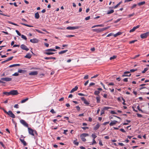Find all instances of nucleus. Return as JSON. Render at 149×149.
Listing matches in <instances>:
<instances>
[{
    "instance_id": "34",
    "label": "nucleus",
    "mask_w": 149,
    "mask_h": 149,
    "mask_svg": "<svg viewBox=\"0 0 149 149\" xmlns=\"http://www.w3.org/2000/svg\"><path fill=\"white\" fill-rule=\"evenodd\" d=\"M3 94L6 95H10V91L9 92H4Z\"/></svg>"
},
{
    "instance_id": "18",
    "label": "nucleus",
    "mask_w": 149,
    "mask_h": 149,
    "mask_svg": "<svg viewBox=\"0 0 149 149\" xmlns=\"http://www.w3.org/2000/svg\"><path fill=\"white\" fill-rule=\"evenodd\" d=\"M44 59L45 60H50L51 59H56V58L54 57H46L44 58Z\"/></svg>"
},
{
    "instance_id": "23",
    "label": "nucleus",
    "mask_w": 149,
    "mask_h": 149,
    "mask_svg": "<svg viewBox=\"0 0 149 149\" xmlns=\"http://www.w3.org/2000/svg\"><path fill=\"white\" fill-rule=\"evenodd\" d=\"M45 54L47 55H50L54 54V53L53 52H45Z\"/></svg>"
},
{
    "instance_id": "17",
    "label": "nucleus",
    "mask_w": 149,
    "mask_h": 149,
    "mask_svg": "<svg viewBox=\"0 0 149 149\" xmlns=\"http://www.w3.org/2000/svg\"><path fill=\"white\" fill-rule=\"evenodd\" d=\"M24 57L27 58H30L31 57V55L30 53H28Z\"/></svg>"
},
{
    "instance_id": "6",
    "label": "nucleus",
    "mask_w": 149,
    "mask_h": 149,
    "mask_svg": "<svg viewBox=\"0 0 149 149\" xmlns=\"http://www.w3.org/2000/svg\"><path fill=\"white\" fill-rule=\"evenodd\" d=\"M10 117L13 118H15V115L13 113L12 111H9L8 112V114Z\"/></svg>"
},
{
    "instance_id": "52",
    "label": "nucleus",
    "mask_w": 149,
    "mask_h": 149,
    "mask_svg": "<svg viewBox=\"0 0 149 149\" xmlns=\"http://www.w3.org/2000/svg\"><path fill=\"white\" fill-rule=\"evenodd\" d=\"M104 26V25L103 24L97 25V27H103Z\"/></svg>"
},
{
    "instance_id": "51",
    "label": "nucleus",
    "mask_w": 149,
    "mask_h": 149,
    "mask_svg": "<svg viewBox=\"0 0 149 149\" xmlns=\"http://www.w3.org/2000/svg\"><path fill=\"white\" fill-rule=\"evenodd\" d=\"M95 84L94 83H93V82L89 84V86L91 87L92 86L94 85Z\"/></svg>"
},
{
    "instance_id": "30",
    "label": "nucleus",
    "mask_w": 149,
    "mask_h": 149,
    "mask_svg": "<svg viewBox=\"0 0 149 149\" xmlns=\"http://www.w3.org/2000/svg\"><path fill=\"white\" fill-rule=\"evenodd\" d=\"M148 70V68H145L144 69V70L142 71V73H144L146 72Z\"/></svg>"
},
{
    "instance_id": "45",
    "label": "nucleus",
    "mask_w": 149,
    "mask_h": 149,
    "mask_svg": "<svg viewBox=\"0 0 149 149\" xmlns=\"http://www.w3.org/2000/svg\"><path fill=\"white\" fill-rule=\"evenodd\" d=\"M84 104H86L88 105L89 104V103L86 100L84 101Z\"/></svg>"
},
{
    "instance_id": "5",
    "label": "nucleus",
    "mask_w": 149,
    "mask_h": 149,
    "mask_svg": "<svg viewBox=\"0 0 149 149\" xmlns=\"http://www.w3.org/2000/svg\"><path fill=\"white\" fill-rule=\"evenodd\" d=\"M12 78L10 77H3L1 78V80L6 81H10L12 80Z\"/></svg>"
},
{
    "instance_id": "13",
    "label": "nucleus",
    "mask_w": 149,
    "mask_h": 149,
    "mask_svg": "<svg viewBox=\"0 0 149 149\" xmlns=\"http://www.w3.org/2000/svg\"><path fill=\"white\" fill-rule=\"evenodd\" d=\"M139 25H137L136 26L134 27L132 29H131L130 31V33L134 32L135 31L136 29H137V28H139Z\"/></svg>"
},
{
    "instance_id": "58",
    "label": "nucleus",
    "mask_w": 149,
    "mask_h": 149,
    "mask_svg": "<svg viewBox=\"0 0 149 149\" xmlns=\"http://www.w3.org/2000/svg\"><path fill=\"white\" fill-rule=\"evenodd\" d=\"M113 35V33H109V34H108L107 36V37H109V36H112Z\"/></svg>"
},
{
    "instance_id": "16",
    "label": "nucleus",
    "mask_w": 149,
    "mask_h": 149,
    "mask_svg": "<svg viewBox=\"0 0 149 149\" xmlns=\"http://www.w3.org/2000/svg\"><path fill=\"white\" fill-rule=\"evenodd\" d=\"M78 88V87L77 86H76L71 91H70V93H72L73 92L76 91H77Z\"/></svg>"
},
{
    "instance_id": "46",
    "label": "nucleus",
    "mask_w": 149,
    "mask_h": 149,
    "mask_svg": "<svg viewBox=\"0 0 149 149\" xmlns=\"http://www.w3.org/2000/svg\"><path fill=\"white\" fill-rule=\"evenodd\" d=\"M137 41V40H132L131 41H130V42H129V43L130 44H132V43H134L135 42H136Z\"/></svg>"
},
{
    "instance_id": "20",
    "label": "nucleus",
    "mask_w": 149,
    "mask_h": 149,
    "mask_svg": "<svg viewBox=\"0 0 149 149\" xmlns=\"http://www.w3.org/2000/svg\"><path fill=\"white\" fill-rule=\"evenodd\" d=\"M13 56H12V57H10L9 58H7V59L5 60V61H3L2 62V63H5L6 62H7V61H10L13 58Z\"/></svg>"
},
{
    "instance_id": "33",
    "label": "nucleus",
    "mask_w": 149,
    "mask_h": 149,
    "mask_svg": "<svg viewBox=\"0 0 149 149\" xmlns=\"http://www.w3.org/2000/svg\"><path fill=\"white\" fill-rule=\"evenodd\" d=\"M77 139H76V140H74L73 141V143L75 145H78L79 144V142H78L76 141Z\"/></svg>"
},
{
    "instance_id": "39",
    "label": "nucleus",
    "mask_w": 149,
    "mask_h": 149,
    "mask_svg": "<svg viewBox=\"0 0 149 149\" xmlns=\"http://www.w3.org/2000/svg\"><path fill=\"white\" fill-rule=\"evenodd\" d=\"M116 56H113L112 57H111L110 58V60H113V59H114L115 58H116Z\"/></svg>"
},
{
    "instance_id": "29",
    "label": "nucleus",
    "mask_w": 149,
    "mask_h": 149,
    "mask_svg": "<svg viewBox=\"0 0 149 149\" xmlns=\"http://www.w3.org/2000/svg\"><path fill=\"white\" fill-rule=\"evenodd\" d=\"M114 11L113 10H111L108 11L107 13V14H109L113 13Z\"/></svg>"
},
{
    "instance_id": "21",
    "label": "nucleus",
    "mask_w": 149,
    "mask_h": 149,
    "mask_svg": "<svg viewBox=\"0 0 149 149\" xmlns=\"http://www.w3.org/2000/svg\"><path fill=\"white\" fill-rule=\"evenodd\" d=\"M35 18L36 19H38L40 17V15H39L38 13V12H37L35 13Z\"/></svg>"
},
{
    "instance_id": "2",
    "label": "nucleus",
    "mask_w": 149,
    "mask_h": 149,
    "mask_svg": "<svg viewBox=\"0 0 149 149\" xmlns=\"http://www.w3.org/2000/svg\"><path fill=\"white\" fill-rule=\"evenodd\" d=\"M149 35V31L141 34L140 35L141 38L142 39L146 38Z\"/></svg>"
},
{
    "instance_id": "62",
    "label": "nucleus",
    "mask_w": 149,
    "mask_h": 149,
    "mask_svg": "<svg viewBox=\"0 0 149 149\" xmlns=\"http://www.w3.org/2000/svg\"><path fill=\"white\" fill-rule=\"evenodd\" d=\"M104 110L103 109L102 110L101 112V115H102L104 114Z\"/></svg>"
},
{
    "instance_id": "63",
    "label": "nucleus",
    "mask_w": 149,
    "mask_h": 149,
    "mask_svg": "<svg viewBox=\"0 0 149 149\" xmlns=\"http://www.w3.org/2000/svg\"><path fill=\"white\" fill-rule=\"evenodd\" d=\"M88 75H86L84 76V79H88Z\"/></svg>"
},
{
    "instance_id": "42",
    "label": "nucleus",
    "mask_w": 149,
    "mask_h": 149,
    "mask_svg": "<svg viewBox=\"0 0 149 149\" xmlns=\"http://www.w3.org/2000/svg\"><path fill=\"white\" fill-rule=\"evenodd\" d=\"M19 75V73L18 72H16L14 74H13L12 75L14 76H18Z\"/></svg>"
},
{
    "instance_id": "27",
    "label": "nucleus",
    "mask_w": 149,
    "mask_h": 149,
    "mask_svg": "<svg viewBox=\"0 0 149 149\" xmlns=\"http://www.w3.org/2000/svg\"><path fill=\"white\" fill-rule=\"evenodd\" d=\"M18 73H24L26 72V71L24 70H23L21 69H19L18 71Z\"/></svg>"
},
{
    "instance_id": "47",
    "label": "nucleus",
    "mask_w": 149,
    "mask_h": 149,
    "mask_svg": "<svg viewBox=\"0 0 149 149\" xmlns=\"http://www.w3.org/2000/svg\"><path fill=\"white\" fill-rule=\"evenodd\" d=\"M15 31L17 33V35L19 36H21V33L19 32V31L17 30H16Z\"/></svg>"
},
{
    "instance_id": "41",
    "label": "nucleus",
    "mask_w": 149,
    "mask_h": 149,
    "mask_svg": "<svg viewBox=\"0 0 149 149\" xmlns=\"http://www.w3.org/2000/svg\"><path fill=\"white\" fill-rule=\"evenodd\" d=\"M137 109L139 111H141V112L143 113V111L141 109H140V107L139 105H138L137 107Z\"/></svg>"
},
{
    "instance_id": "26",
    "label": "nucleus",
    "mask_w": 149,
    "mask_h": 149,
    "mask_svg": "<svg viewBox=\"0 0 149 149\" xmlns=\"http://www.w3.org/2000/svg\"><path fill=\"white\" fill-rule=\"evenodd\" d=\"M68 50H64L62 51L59 52L58 54H63L64 53H66L68 51Z\"/></svg>"
},
{
    "instance_id": "1",
    "label": "nucleus",
    "mask_w": 149,
    "mask_h": 149,
    "mask_svg": "<svg viewBox=\"0 0 149 149\" xmlns=\"http://www.w3.org/2000/svg\"><path fill=\"white\" fill-rule=\"evenodd\" d=\"M88 136L89 134H88L83 133L80 135V137L82 141L85 142L86 141V139L85 137Z\"/></svg>"
},
{
    "instance_id": "14",
    "label": "nucleus",
    "mask_w": 149,
    "mask_h": 149,
    "mask_svg": "<svg viewBox=\"0 0 149 149\" xmlns=\"http://www.w3.org/2000/svg\"><path fill=\"white\" fill-rule=\"evenodd\" d=\"M100 125L99 123H98L94 127L93 130H97L100 127Z\"/></svg>"
},
{
    "instance_id": "9",
    "label": "nucleus",
    "mask_w": 149,
    "mask_h": 149,
    "mask_svg": "<svg viewBox=\"0 0 149 149\" xmlns=\"http://www.w3.org/2000/svg\"><path fill=\"white\" fill-rule=\"evenodd\" d=\"M20 47L22 49L25 50L27 51L29 49L24 44L20 46Z\"/></svg>"
},
{
    "instance_id": "37",
    "label": "nucleus",
    "mask_w": 149,
    "mask_h": 149,
    "mask_svg": "<svg viewBox=\"0 0 149 149\" xmlns=\"http://www.w3.org/2000/svg\"><path fill=\"white\" fill-rule=\"evenodd\" d=\"M110 26H107V27H105V28H102V31H104L107 29H108L109 28H110Z\"/></svg>"
},
{
    "instance_id": "49",
    "label": "nucleus",
    "mask_w": 149,
    "mask_h": 149,
    "mask_svg": "<svg viewBox=\"0 0 149 149\" xmlns=\"http://www.w3.org/2000/svg\"><path fill=\"white\" fill-rule=\"evenodd\" d=\"M78 94L80 95V96H86V95L83 94H82V93H78Z\"/></svg>"
},
{
    "instance_id": "54",
    "label": "nucleus",
    "mask_w": 149,
    "mask_h": 149,
    "mask_svg": "<svg viewBox=\"0 0 149 149\" xmlns=\"http://www.w3.org/2000/svg\"><path fill=\"white\" fill-rule=\"evenodd\" d=\"M14 107L16 108H18L19 106L18 104H16L14 106Z\"/></svg>"
},
{
    "instance_id": "32",
    "label": "nucleus",
    "mask_w": 149,
    "mask_h": 149,
    "mask_svg": "<svg viewBox=\"0 0 149 149\" xmlns=\"http://www.w3.org/2000/svg\"><path fill=\"white\" fill-rule=\"evenodd\" d=\"M21 24H22L23 25L26 26H28V27H33V26H31V25H28V24H24V23H22Z\"/></svg>"
},
{
    "instance_id": "19",
    "label": "nucleus",
    "mask_w": 149,
    "mask_h": 149,
    "mask_svg": "<svg viewBox=\"0 0 149 149\" xmlns=\"http://www.w3.org/2000/svg\"><path fill=\"white\" fill-rule=\"evenodd\" d=\"M93 31L96 32H100L102 31V29H94L93 30Z\"/></svg>"
},
{
    "instance_id": "57",
    "label": "nucleus",
    "mask_w": 149,
    "mask_h": 149,
    "mask_svg": "<svg viewBox=\"0 0 149 149\" xmlns=\"http://www.w3.org/2000/svg\"><path fill=\"white\" fill-rule=\"evenodd\" d=\"M137 116L138 117H142V115L140 114L139 113H137Z\"/></svg>"
},
{
    "instance_id": "56",
    "label": "nucleus",
    "mask_w": 149,
    "mask_h": 149,
    "mask_svg": "<svg viewBox=\"0 0 149 149\" xmlns=\"http://www.w3.org/2000/svg\"><path fill=\"white\" fill-rule=\"evenodd\" d=\"M136 70V69H132L130 70V72H134Z\"/></svg>"
},
{
    "instance_id": "43",
    "label": "nucleus",
    "mask_w": 149,
    "mask_h": 149,
    "mask_svg": "<svg viewBox=\"0 0 149 149\" xmlns=\"http://www.w3.org/2000/svg\"><path fill=\"white\" fill-rule=\"evenodd\" d=\"M110 108V107H104L103 109L104 110H108V109H109Z\"/></svg>"
},
{
    "instance_id": "59",
    "label": "nucleus",
    "mask_w": 149,
    "mask_h": 149,
    "mask_svg": "<svg viewBox=\"0 0 149 149\" xmlns=\"http://www.w3.org/2000/svg\"><path fill=\"white\" fill-rule=\"evenodd\" d=\"M136 6H137V5L136 4H134L131 7V8L133 9L134 8H135Z\"/></svg>"
},
{
    "instance_id": "12",
    "label": "nucleus",
    "mask_w": 149,
    "mask_h": 149,
    "mask_svg": "<svg viewBox=\"0 0 149 149\" xmlns=\"http://www.w3.org/2000/svg\"><path fill=\"white\" fill-rule=\"evenodd\" d=\"M30 42L33 43H37L38 42L39 40L36 38H34L30 40Z\"/></svg>"
},
{
    "instance_id": "31",
    "label": "nucleus",
    "mask_w": 149,
    "mask_h": 149,
    "mask_svg": "<svg viewBox=\"0 0 149 149\" xmlns=\"http://www.w3.org/2000/svg\"><path fill=\"white\" fill-rule=\"evenodd\" d=\"M21 36L22 38L23 39H24V40H26L27 39V38L26 37V36H24V35H21Z\"/></svg>"
},
{
    "instance_id": "10",
    "label": "nucleus",
    "mask_w": 149,
    "mask_h": 149,
    "mask_svg": "<svg viewBox=\"0 0 149 149\" xmlns=\"http://www.w3.org/2000/svg\"><path fill=\"white\" fill-rule=\"evenodd\" d=\"M130 72L128 71H126L124 72V74L122 75V77H130L131 75V74H130L129 75H127V74L130 73Z\"/></svg>"
},
{
    "instance_id": "28",
    "label": "nucleus",
    "mask_w": 149,
    "mask_h": 149,
    "mask_svg": "<svg viewBox=\"0 0 149 149\" xmlns=\"http://www.w3.org/2000/svg\"><path fill=\"white\" fill-rule=\"evenodd\" d=\"M29 99L28 98H26L25 99L21 101V103H24L25 102H26Z\"/></svg>"
},
{
    "instance_id": "11",
    "label": "nucleus",
    "mask_w": 149,
    "mask_h": 149,
    "mask_svg": "<svg viewBox=\"0 0 149 149\" xmlns=\"http://www.w3.org/2000/svg\"><path fill=\"white\" fill-rule=\"evenodd\" d=\"M38 72L37 71H34L31 72L29 73L30 75L36 76L37 75Z\"/></svg>"
},
{
    "instance_id": "3",
    "label": "nucleus",
    "mask_w": 149,
    "mask_h": 149,
    "mask_svg": "<svg viewBox=\"0 0 149 149\" xmlns=\"http://www.w3.org/2000/svg\"><path fill=\"white\" fill-rule=\"evenodd\" d=\"M28 130L29 131V133L32 135V136H34V133H35L36 134V132L35 130H33V129H31V128L28 127Z\"/></svg>"
},
{
    "instance_id": "50",
    "label": "nucleus",
    "mask_w": 149,
    "mask_h": 149,
    "mask_svg": "<svg viewBox=\"0 0 149 149\" xmlns=\"http://www.w3.org/2000/svg\"><path fill=\"white\" fill-rule=\"evenodd\" d=\"M111 113L112 114H116L117 113L116 112L114 111H111Z\"/></svg>"
},
{
    "instance_id": "22",
    "label": "nucleus",
    "mask_w": 149,
    "mask_h": 149,
    "mask_svg": "<svg viewBox=\"0 0 149 149\" xmlns=\"http://www.w3.org/2000/svg\"><path fill=\"white\" fill-rule=\"evenodd\" d=\"M20 140L21 141L22 143L25 146H26L27 145L26 143V142L24 141V139H20Z\"/></svg>"
},
{
    "instance_id": "53",
    "label": "nucleus",
    "mask_w": 149,
    "mask_h": 149,
    "mask_svg": "<svg viewBox=\"0 0 149 149\" xmlns=\"http://www.w3.org/2000/svg\"><path fill=\"white\" fill-rule=\"evenodd\" d=\"M68 131V130H65L64 131L63 134L65 135H67V134L66 133Z\"/></svg>"
},
{
    "instance_id": "44",
    "label": "nucleus",
    "mask_w": 149,
    "mask_h": 149,
    "mask_svg": "<svg viewBox=\"0 0 149 149\" xmlns=\"http://www.w3.org/2000/svg\"><path fill=\"white\" fill-rule=\"evenodd\" d=\"M92 136L93 138V139H95L97 137L96 135L93 134H92Z\"/></svg>"
},
{
    "instance_id": "8",
    "label": "nucleus",
    "mask_w": 149,
    "mask_h": 149,
    "mask_svg": "<svg viewBox=\"0 0 149 149\" xmlns=\"http://www.w3.org/2000/svg\"><path fill=\"white\" fill-rule=\"evenodd\" d=\"M79 27L78 26H68L66 28V29L68 30H74L78 29Z\"/></svg>"
},
{
    "instance_id": "4",
    "label": "nucleus",
    "mask_w": 149,
    "mask_h": 149,
    "mask_svg": "<svg viewBox=\"0 0 149 149\" xmlns=\"http://www.w3.org/2000/svg\"><path fill=\"white\" fill-rule=\"evenodd\" d=\"M20 123L26 127H28V125L26 122L24 120L21 119L20 120Z\"/></svg>"
},
{
    "instance_id": "24",
    "label": "nucleus",
    "mask_w": 149,
    "mask_h": 149,
    "mask_svg": "<svg viewBox=\"0 0 149 149\" xmlns=\"http://www.w3.org/2000/svg\"><path fill=\"white\" fill-rule=\"evenodd\" d=\"M20 66L19 64H13V65H10L9 67L10 68H12L13 67H16V66Z\"/></svg>"
},
{
    "instance_id": "60",
    "label": "nucleus",
    "mask_w": 149,
    "mask_h": 149,
    "mask_svg": "<svg viewBox=\"0 0 149 149\" xmlns=\"http://www.w3.org/2000/svg\"><path fill=\"white\" fill-rule=\"evenodd\" d=\"M90 16H88V17H86L85 18V19L86 20H87L89 19H90Z\"/></svg>"
},
{
    "instance_id": "48",
    "label": "nucleus",
    "mask_w": 149,
    "mask_h": 149,
    "mask_svg": "<svg viewBox=\"0 0 149 149\" xmlns=\"http://www.w3.org/2000/svg\"><path fill=\"white\" fill-rule=\"evenodd\" d=\"M52 49H47L45 51L46 52H52Z\"/></svg>"
},
{
    "instance_id": "40",
    "label": "nucleus",
    "mask_w": 149,
    "mask_h": 149,
    "mask_svg": "<svg viewBox=\"0 0 149 149\" xmlns=\"http://www.w3.org/2000/svg\"><path fill=\"white\" fill-rule=\"evenodd\" d=\"M96 142L95 141V139H93V142L91 144V145H93L94 144H96Z\"/></svg>"
},
{
    "instance_id": "61",
    "label": "nucleus",
    "mask_w": 149,
    "mask_h": 149,
    "mask_svg": "<svg viewBox=\"0 0 149 149\" xmlns=\"http://www.w3.org/2000/svg\"><path fill=\"white\" fill-rule=\"evenodd\" d=\"M50 112L52 113H55L56 112L54 111V110L53 109H52L51 111Z\"/></svg>"
},
{
    "instance_id": "55",
    "label": "nucleus",
    "mask_w": 149,
    "mask_h": 149,
    "mask_svg": "<svg viewBox=\"0 0 149 149\" xmlns=\"http://www.w3.org/2000/svg\"><path fill=\"white\" fill-rule=\"evenodd\" d=\"M121 20L120 19H118L114 22V23H116Z\"/></svg>"
},
{
    "instance_id": "64",
    "label": "nucleus",
    "mask_w": 149,
    "mask_h": 149,
    "mask_svg": "<svg viewBox=\"0 0 149 149\" xmlns=\"http://www.w3.org/2000/svg\"><path fill=\"white\" fill-rule=\"evenodd\" d=\"M76 108L78 111H79L80 108V107L79 106H76Z\"/></svg>"
},
{
    "instance_id": "7",
    "label": "nucleus",
    "mask_w": 149,
    "mask_h": 149,
    "mask_svg": "<svg viewBox=\"0 0 149 149\" xmlns=\"http://www.w3.org/2000/svg\"><path fill=\"white\" fill-rule=\"evenodd\" d=\"M10 95H17L18 93L17 90H12L10 91Z\"/></svg>"
},
{
    "instance_id": "38",
    "label": "nucleus",
    "mask_w": 149,
    "mask_h": 149,
    "mask_svg": "<svg viewBox=\"0 0 149 149\" xmlns=\"http://www.w3.org/2000/svg\"><path fill=\"white\" fill-rule=\"evenodd\" d=\"M145 3V1H143L139 3L138 4L139 6H141L144 4Z\"/></svg>"
},
{
    "instance_id": "36",
    "label": "nucleus",
    "mask_w": 149,
    "mask_h": 149,
    "mask_svg": "<svg viewBox=\"0 0 149 149\" xmlns=\"http://www.w3.org/2000/svg\"><path fill=\"white\" fill-rule=\"evenodd\" d=\"M100 93L99 91H95L94 94L95 95H98Z\"/></svg>"
},
{
    "instance_id": "35",
    "label": "nucleus",
    "mask_w": 149,
    "mask_h": 149,
    "mask_svg": "<svg viewBox=\"0 0 149 149\" xmlns=\"http://www.w3.org/2000/svg\"><path fill=\"white\" fill-rule=\"evenodd\" d=\"M8 23H9V24H12L14 25H15V26H18V25L17 24H16L13 23V22H11L8 21Z\"/></svg>"
},
{
    "instance_id": "15",
    "label": "nucleus",
    "mask_w": 149,
    "mask_h": 149,
    "mask_svg": "<svg viewBox=\"0 0 149 149\" xmlns=\"http://www.w3.org/2000/svg\"><path fill=\"white\" fill-rule=\"evenodd\" d=\"M117 122V121L116 120L112 121V122L110 123L109 125L111 126H113L116 124Z\"/></svg>"
},
{
    "instance_id": "25",
    "label": "nucleus",
    "mask_w": 149,
    "mask_h": 149,
    "mask_svg": "<svg viewBox=\"0 0 149 149\" xmlns=\"http://www.w3.org/2000/svg\"><path fill=\"white\" fill-rule=\"evenodd\" d=\"M96 99L97 100V102L99 103L100 102V97L98 96L96 97Z\"/></svg>"
}]
</instances>
